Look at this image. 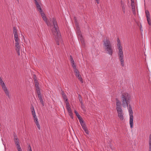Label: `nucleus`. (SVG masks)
<instances>
[{
    "label": "nucleus",
    "mask_w": 151,
    "mask_h": 151,
    "mask_svg": "<svg viewBox=\"0 0 151 151\" xmlns=\"http://www.w3.org/2000/svg\"><path fill=\"white\" fill-rule=\"evenodd\" d=\"M52 22L53 24V27L52 29V34L53 35L55 39L57 41L56 44L58 45H59V40L60 38L61 35L59 27L56 19H53Z\"/></svg>",
    "instance_id": "nucleus-1"
},
{
    "label": "nucleus",
    "mask_w": 151,
    "mask_h": 151,
    "mask_svg": "<svg viewBox=\"0 0 151 151\" xmlns=\"http://www.w3.org/2000/svg\"><path fill=\"white\" fill-rule=\"evenodd\" d=\"M103 45L106 53L112 56L114 51V47L109 40L106 38L103 41Z\"/></svg>",
    "instance_id": "nucleus-2"
},
{
    "label": "nucleus",
    "mask_w": 151,
    "mask_h": 151,
    "mask_svg": "<svg viewBox=\"0 0 151 151\" xmlns=\"http://www.w3.org/2000/svg\"><path fill=\"white\" fill-rule=\"evenodd\" d=\"M122 106L124 107H128V104L130 102L131 96L130 95L127 93L125 92L123 93L121 97Z\"/></svg>",
    "instance_id": "nucleus-3"
},
{
    "label": "nucleus",
    "mask_w": 151,
    "mask_h": 151,
    "mask_svg": "<svg viewBox=\"0 0 151 151\" xmlns=\"http://www.w3.org/2000/svg\"><path fill=\"white\" fill-rule=\"evenodd\" d=\"M116 109L118 113V116L121 120H122L124 119V114L122 109L121 103L117 99H116Z\"/></svg>",
    "instance_id": "nucleus-4"
},
{
    "label": "nucleus",
    "mask_w": 151,
    "mask_h": 151,
    "mask_svg": "<svg viewBox=\"0 0 151 151\" xmlns=\"http://www.w3.org/2000/svg\"><path fill=\"white\" fill-rule=\"evenodd\" d=\"M39 12L42 18L46 23L47 25L48 26H52L53 27V24L52 22V19L53 18L55 19L54 18H52V19H50V22L49 21H48L47 20V19L45 16V14L43 12V10L42 11V12Z\"/></svg>",
    "instance_id": "nucleus-5"
},
{
    "label": "nucleus",
    "mask_w": 151,
    "mask_h": 151,
    "mask_svg": "<svg viewBox=\"0 0 151 151\" xmlns=\"http://www.w3.org/2000/svg\"><path fill=\"white\" fill-rule=\"evenodd\" d=\"M128 110L129 113V115L130 116L129 124L130 125V127L131 128H133V119L134 116L133 115V111L132 108V106L130 104L129 105Z\"/></svg>",
    "instance_id": "nucleus-6"
},
{
    "label": "nucleus",
    "mask_w": 151,
    "mask_h": 151,
    "mask_svg": "<svg viewBox=\"0 0 151 151\" xmlns=\"http://www.w3.org/2000/svg\"><path fill=\"white\" fill-rule=\"evenodd\" d=\"M73 67L74 70V72L76 76L78 78V80L80 81L81 83H83V79L81 77V75L79 73V71L78 70L76 69V65H73Z\"/></svg>",
    "instance_id": "nucleus-7"
},
{
    "label": "nucleus",
    "mask_w": 151,
    "mask_h": 151,
    "mask_svg": "<svg viewBox=\"0 0 151 151\" xmlns=\"http://www.w3.org/2000/svg\"><path fill=\"white\" fill-rule=\"evenodd\" d=\"M119 59L120 61L121 64L122 66H124V60H123V52L122 51H119L118 52V53Z\"/></svg>",
    "instance_id": "nucleus-8"
},
{
    "label": "nucleus",
    "mask_w": 151,
    "mask_h": 151,
    "mask_svg": "<svg viewBox=\"0 0 151 151\" xmlns=\"http://www.w3.org/2000/svg\"><path fill=\"white\" fill-rule=\"evenodd\" d=\"M35 3L38 10L39 12H42V9L40 6L41 4H42L41 1H36V2H35Z\"/></svg>",
    "instance_id": "nucleus-9"
},
{
    "label": "nucleus",
    "mask_w": 151,
    "mask_h": 151,
    "mask_svg": "<svg viewBox=\"0 0 151 151\" xmlns=\"http://www.w3.org/2000/svg\"><path fill=\"white\" fill-rule=\"evenodd\" d=\"M33 119H34V121L36 124L37 128L39 130H40V127L38 119L37 116L33 117Z\"/></svg>",
    "instance_id": "nucleus-10"
},
{
    "label": "nucleus",
    "mask_w": 151,
    "mask_h": 151,
    "mask_svg": "<svg viewBox=\"0 0 151 151\" xmlns=\"http://www.w3.org/2000/svg\"><path fill=\"white\" fill-rule=\"evenodd\" d=\"M2 88L5 93L6 95L8 96L9 98H10L9 93L6 86L4 87L3 88Z\"/></svg>",
    "instance_id": "nucleus-11"
},
{
    "label": "nucleus",
    "mask_w": 151,
    "mask_h": 151,
    "mask_svg": "<svg viewBox=\"0 0 151 151\" xmlns=\"http://www.w3.org/2000/svg\"><path fill=\"white\" fill-rule=\"evenodd\" d=\"M15 50L18 55H19L20 53V46L19 45H15Z\"/></svg>",
    "instance_id": "nucleus-12"
},
{
    "label": "nucleus",
    "mask_w": 151,
    "mask_h": 151,
    "mask_svg": "<svg viewBox=\"0 0 151 151\" xmlns=\"http://www.w3.org/2000/svg\"><path fill=\"white\" fill-rule=\"evenodd\" d=\"M82 128L85 131V132L87 134H89V131L88 129H87V128L86 126V124L85 125H83L82 126H81Z\"/></svg>",
    "instance_id": "nucleus-13"
},
{
    "label": "nucleus",
    "mask_w": 151,
    "mask_h": 151,
    "mask_svg": "<svg viewBox=\"0 0 151 151\" xmlns=\"http://www.w3.org/2000/svg\"><path fill=\"white\" fill-rule=\"evenodd\" d=\"M61 94L63 96V99L65 101H68V99L67 98V97L65 93L63 91H62L61 92Z\"/></svg>",
    "instance_id": "nucleus-14"
},
{
    "label": "nucleus",
    "mask_w": 151,
    "mask_h": 151,
    "mask_svg": "<svg viewBox=\"0 0 151 151\" xmlns=\"http://www.w3.org/2000/svg\"><path fill=\"white\" fill-rule=\"evenodd\" d=\"M13 33L14 35V37L18 36V32H17V30L16 27H13Z\"/></svg>",
    "instance_id": "nucleus-15"
},
{
    "label": "nucleus",
    "mask_w": 151,
    "mask_h": 151,
    "mask_svg": "<svg viewBox=\"0 0 151 151\" xmlns=\"http://www.w3.org/2000/svg\"><path fill=\"white\" fill-rule=\"evenodd\" d=\"M78 119L79 120L81 126L85 125V124L84 123V121L83 120V119H82L81 117H80V118Z\"/></svg>",
    "instance_id": "nucleus-16"
},
{
    "label": "nucleus",
    "mask_w": 151,
    "mask_h": 151,
    "mask_svg": "<svg viewBox=\"0 0 151 151\" xmlns=\"http://www.w3.org/2000/svg\"><path fill=\"white\" fill-rule=\"evenodd\" d=\"M14 140L16 146L20 145L19 139L18 138H14Z\"/></svg>",
    "instance_id": "nucleus-17"
},
{
    "label": "nucleus",
    "mask_w": 151,
    "mask_h": 151,
    "mask_svg": "<svg viewBox=\"0 0 151 151\" xmlns=\"http://www.w3.org/2000/svg\"><path fill=\"white\" fill-rule=\"evenodd\" d=\"M121 5L122 6V11L125 14L126 12L125 8L126 7V6L125 5H124L123 3H122Z\"/></svg>",
    "instance_id": "nucleus-18"
},
{
    "label": "nucleus",
    "mask_w": 151,
    "mask_h": 151,
    "mask_svg": "<svg viewBox=\"0 0 151 151\" xmlns=\"http://www.w3.org/2000/svg\"><path fill=\"white\" fill-rule=\"evenodd\" d=\"M70 61L71 62V63L72 64V65H75V62L72 56L71 55H70Z\"/></svg>",
    "instance_id": "nucleus-19"
},
{
    "label": "nucleus",
    "mask_w": 151,
    "mask_h": 151,
    "mask_svg": "<svg viewBox=\"0 0 151 151\" xmlns=\"http://www.w3.org/2000/svg\"><path fill=\"white\" fill-rule=\"evenodd\" d=\"M0 84L2 88H3L4 87L6 86L5 83L2 80L0 81Z\"/></svg>",
    "instance_id": "nucleus-20"
},
{
    "label": "nucleus",
    "mask_w": 151,
    "mask_h": 151,
    "mask_svg": "<svg viewBox=\"0 0 151 151\" xmlns=\"http://www.w3.org/2000/svg\"><path fill=\"white\" fill-rule=\"evenodd\" d=\"M145 13L146 15V18L148 17H150V14L149 11L147 10L145 11Z\"/></svg>",
    "instance_id": "nucleus-21"
},
{
    "label": "nucleus",
    "mask_w": 151,
    "mask_h": 151,
    "mask_svg": "<svg viewBox=\"0 0 151 151\" xmlns=\"http://www.w3.org/2000/svg\"><path fill=\"white\" fill-rule=\"evenodd\" d=\"M35 86L36 88V89H40V88L38 86L39 83L38 82V81L35 82Z\"/></svg>",
    "instance_id": "nucleus-22"
},
{
    "label": "nucleus",
    "mask_w": 151,
    "mask_h": 151,
    "mask_svg": "<svg viewBox=\"0 0 151 151\" xmlns=\"http://www.w3.org/2000/svg\"><path fill=\"white\" fill-rule=\"evenodd\" d=\"M147 20L148 24L149 25H151V20L150 19V17H147Z\"/></svg>",
    "instance_id": "nucleus-23"
},
{
    "label": "nucleus",
    "mask_w": 151,
    "mask_h": 151,
    "mask_svg": "<svg viewBox=\"0 0 151 151\" xmlns=\"http://www.w3.org/2000/svg\"><path fill=\"white\" fill-rule=\"evenodd\" d=\"M14 40H15V42H19L20 41L18 37V36H14Z\"/></svg>",
    "instance_id": "nucleus-24"
},
{
    "label": "nucleus",
    "mask_w": 151,
    "mask_h": 151,
    "mask_svg": "<svg viewBox=\"0 0 151 151\" xmlns=\"http://www.w3.org/2000/svg\"><path fill=\"white\" fill-rule=\"evenodd\" d=\"M74 112L76 116H77L78 119H79V118L81 117V116L78 113L76 110H75Z\"/></svg>",
    "instance_id": "nucleus-25"
},
{
    "label": "nucleus",
    "mask_w": 151,
    "mask_h": 151,
    "mask_svg": "<svg viewBox=\"0 0 151 151\" xmlns=\"http://www.w3.org/2000/svg\"><path fill=\"white\" fill-rule=\"evenodd\" d=\"M36 93H37V96H38L39 95H40V94H41V93L40 92V89H36Z\"/></svg>",
    "instance_id": "nucleus-26"
},
{
    "label": "nucleus",
    "mask_w": 151,
    "mask_h": 151,
    "mask_svg": "<svg viewBox=\"0 0 151 151\" xmlns=\"http://www.w3.org/2000/svg\"><path fill=\"white\" fill-rule=\"evenodd\" d=\"M69 115L70 116L71 118L72 119H73V113L72 112V111L68 112Z\"/></svg>",
    "instance_id": "nucleus-27"
},
{
    "label": "nucleus",
    "mask_w": 151,
    "mask_h": 151,
    "mask_svg": "<svg viewBox=\"0 0 151 151\" xmlns=\"http://www.w3.org/2000/svg\"><path fill=\"white\" fill-rule=\"evenodd\" d=\"M17 148L18 151H22V150L21 148L20 145H17Z\"/></svg>",
    "instance_id": "nucleus-28"
},
{
    "label": "nucleus",
    "mask_w": 151,
    "mask_h": 151,
    "mask_svg": "<svg viewBox=\"0 0 151 151\" xmlns=\"http://www.w3.org/2000/svg\"><path fill=\"white\" fill-rule=\"evenodd\" d=\"M33 79L34 82L37 81V78L36 75L35 74L33 75Z\"/></svg>",
    "instance_id": "nucleus-29"
},
{
    "label": "nucleus",
    "mask_w": 151,
    "mask_h": 151,
    "mask_svg": "<svg viewBox=\"0 0 151 151\" xmlns=\"http://www.w3.org/2000/svg\"><path fill=\"white\" fill-rule=\"evenodd\" d=\"M31 111L32 113L34 112H35L34 108V106L33 105L31 106Z\"/></svg>",
    "instance_id": "nucleus-30"
},
{
    "label": "nucleus",
    "mask_w": 151,
    "mask_h": 151,
    "mask_svg": "<svg viewBox=\"0 0 151 151\" xmlns=\"http://www.w3.org/2000/svg\"><path fill=\"white\" fill-rule=\"evenodd\" d=\"M39 100H40V103H41L42 105L43 106H44V102L43 101L42 98L41 99H40Z\"/></svg>",
    "instance_id": "nucleus-31"
},
{
    "label": "nucleus",
    "mask_w": 151,
    "mask_h": 151,
    "mask_svg": "<svg viewBox=\"0 0 151 151\" xmlns=\"http://www.w3.org/2000/svg\"><path fill=\"white\" fill-rule=\"evenodd\" d=\"M39 100H40V103H41L42 105L43 106H44V102L43 101L42 98L41 99H40Z\"/></svg>",
    "instance_id": "nucleus-32"
},
{
    "label": "nucleus",
    "mask_w": 151,
    "mask_h": 151,
    "mask_svg": "<svg viewBox=\"0 0 151 151\" xmlns=\"http://www.w3.org/2000/svg\"><path fill=\"white\" fill-rule=\"evenodd\" d=\"M27 151H32L31 146L29 145H28V147Z\"/></svg>",
    "instance_id": "nucleus-33"
},
{
    "label": "nucleus",
    "mask_w": 151,
    "mask_h": 151,
    "mask_svg": "<svg viewBox=\"0 0 151 151\" xmlns=\"http://www.w3.org/2000/svg\"><path fill=\"white\" fill-rule=\"evenodd\" d=\"M66 109L68 113L72 111L71 109L70 108V107H67L66 108Z\"/></svg>",
    "instance_id": "nucleus-34"
},
{
    "label": "nucleus",
    "mask_w": 151,
    "mask_h": 151,
    "mask_svg": "<svg viewBox=\"0 0 151 151\" xmlns=\"http://www.w3.org/2000/svg\"><path fill=\"white\" fill-rule=\"evenodd\" d=\"M65 102L66 103V108L67 107H70L68 101H66Z\"/></svg>",
    "instance_id": "nucleus-35"
},
{
    "label": "nucleus",
    "mask_w": 151,
    "mask_h": 151,
    "mask_svg": "<svg viewBox=\"0 0 151 151\" xmlns=\"http://www.w3.org/2000/svg\"><path fill=\"white\" fill-rule=\"evenodd\" d=\"M119 51H122V47L121 46L118 47Z\"/></svg>",
    "instance_id": "nucleus-36"
},
{
    "label": "nucleus",
    "mask_w": 151,
    "mask_h": 151,
    "mask_svg": "<svg viewBox=\"0 0 151 151\" xmlns=\"http://www.w3.org/2000/svg\"><path fill=\"white\" fill-rule=\"evenodd\" d=\"M149 151H151V142H149Z\"/></svg>",
    "instance_id": "nucleus-37"
},
{
    "label": "nucleus",
    "mask_w": 151,
    "mask_h": 151,
    "mask_svg": "<svg viewBox=\"0 0 151 151\" xmlns=\"http://www.w3.org/2000/svg\"><path fill=\"white\" fill-rule=\"evenodd\" d=\"M79 100L81 104V107H82V106H83L84 105H83V103L82 102V100H81L80 99H79Z\"/></svg>",
    "instance_id": "nucleus-38"
},
{
    "label": "nucleus",
    "mask_w": 151,
    "mask_h": 151,
    "mask_svg": "<svg viewBox=\"0 0 151 151\" xmlns=\"http://www.w3.org/2000/svg\"><path fill=\"white\" fill-rule=\"evenodd\" d=\"M32 114L33 116V117L36 116L35 111L32 113Z\"/></svg>",
    "instance_id": "nucleus-39"
},
{
    "label": "nucleus",
    "mask_w": 151,
    "mask_h": 151,
    "mask_svg": "<svg viewBox=\"0 0 151 151\" xmlns=\"http://www.w3.org/2000/svg\"><path fill=\"white\" fill-rule=\"evenodd\" d=\"M13 136L14 137V138H18L17 135L15 134V133H14Z\"/></svg>",
    "instance_id": "nucleus-40"
},
{
    "label": "nucleus",
    "mask_w": 151,
    "mask_h": 151,
    "mask_svg": "<svg viewBox=\"0 0 151 151\" xmlns=\"http://www.w3.org/2000/svg\"><path fill=\"white\" fill-rule=\"evenodd\" d=\"M37 96H38V98L39 99L42 98V94H40V95H39Z\"/></svg>",
    "instance_id": "nucleus-41"
},
{
    "label": "nucleus",
    "mask_w": 151,
    "mask_h": 151,
    "mask_svg": "<svg viewBox=\"0 0 151 151\" xmlns=\"http://www.w3.org/2000/svg\"><path fill=\"white\" fill-rule=\"evenodd\" d=\"M117 43H121L120 41L118 38H117Z\"/></svg>",
    "instance_id": "nucleus-42"
},
{
    "label": "nucleus",
    "mask_w": 151,
    "mask_h": 151,
    "mask_svg": "<svg viewBox=\"0 0 151 151\" xmlns=\"http://www.w3.org/2000/svg\"><path fill=\"white\" fill-rule=\"evenodd\" d=\"M149 142H151V134L150 135Z\"/></svg>",
    "instance_id": "nucleus-43"
},
{
    "label": "nucleus",
    "mask_w": 151,
    "mask_h": 151,
    "mask_svg": "<svg viewBox=\"0 0 151 151\" xmlns=\"http://www.w3.org/2000/svg\"><path fill=\"white\" fill-rule=\"evenodd\" d=\"M117 47L121 46V43H117Z\"/></svg>",
    "instance_id": "nucleus-44"
},
{
    "label": "nucleus",
    "mask_w": 151,
    "mask_h": 151,
    "mask_svg": "<svg viewBox=\"0 0 151 151\" xmlns=\"http://www.w3.org/2000/svg\"><path fill=\"white\" fill-rule=\"evenodd\" d=\"M19 41L15 42V45H19Z\"/></svg>",
    "instance_id": "nucleus-45"
},
{
    "label": "nucleus",
    "mask_w": 151,
    "mask_h": 151,
    "mask_svg": "<svg viewBox=\"0 0 151 151\" xmlns=\"http://www.w3.org/2000/svg\"><path fill=\"white\" fill-rule=\"evenodd\" d=\"M96 1L97 3L98 4L99 3V0H95Z\"/></svg>",
    "instance_id": "nucleus-46"
},
{
    "label": "nucleus",
    "mask_w": 151,
    "mask_h": 151,
    "mask_svg": "<svg viewBox=\"0 0 151 151\" xmlns=\"http://www.w3.org/2000/svg\"><path fill=\"white\" fill-rule=\"evenodd\" d=\"M40 1V0H34V1L35 2H36V1Z\"/></svg>",
    "instance_id": "nucleus-47"
},
{
    "label": "nucleus",
    "mask_w": 151,
    "mask_h": 151,
    "mask_svg": "<svg viewBox=\"0 0 151 151\" xmlns=\"http://www.w3.org/2000/svg\"><path fill=\"white\" fill-rule=\"evenodd\" d=\"M82 43L83 44V45L84 44V42H83H83H82Z\"/></svg>",
    "instance_id": "nucleus-48"
},
{
    "label": "nucleus",
    "mask_w": 151,
    "mask_h": 151,
    "mask_svg": "<svg viewBox=\"0 0 151 151\" xmlns=\"http://www.w3.org/2000/svg\"><path fill=\"white\" fill-rule=\"evenodd\" d=\"M78 96H79V97H81V95H79V94L78 95Z\"/></svg>",
    "instance_id": "nucleus-49"
},
{
    "label": "nucleus",
    "mask_w": 151,
    "mask_h": 151,
    "mask_svg": "<svg viewBox=\"0 0 151 151\" xmlns=\"http://www.w3.org/2000/svg\"><path fill=\"white\" fill-rule=\"evenodd\" d=\"M1 80H2V79L1 78V77H0V81H1Z\"/></svg>",
    "instance_id": "nucleus-50"
},
{
    "label": "nucleus",
    "mask_w": 151,
    "mask_h": 151,
    "mask_svg": "<svg viewBox=\"0 0 151 151\" xmlns=\"http://www.w3.org/2000/svg\"><path fill=\"white\" fill-rule=\"evenodd\" d=\"M131 0V1H132V0Z\"/></svg>",
    "instance_id": "nucleus-51"
}]
</instances>
